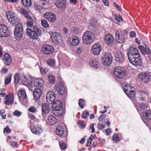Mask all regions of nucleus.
Masks as SVG:
<instances>
[{
    "label": "nucleus",
    "mask_w": 151,
    "mask_h": 151,
    "mask_svg": "<svg viewBox=\"0 0 151 151\" xmlns=\"http://www.w3.org/2000/svg\"><path fill=\"white\" fill-rule=\"evenodd\" d=\"M7 17L9 21L12 24H16L17 22V17L16 14L12 11L6 13Z\"/></svg>",
    "instance_id": "obj_8"
},
{
    "label": "nucleus",
    "mask_w": 151,
    "mask_h": 151,
    "mask_svg": "<svg viewBox=\"0 0 151 151\" xmlns=\"http://www.w3.org/2000/svg\"><path fill=\"white\" fill-rule=\"evenodd\" d=\"M26 33L30 38L37 40L39 36H41L42 32L37 26L35 25L33 26L32 29L27 28L26 29Z\"/></svg>",
    "instance_id": "obj_2"
},
{
    "label": "nucleus",
    "mask_w": 151,
    "mask_h": 151,
    "mask_svg": "<svg viewBox=\"0 0 151 151\" xmlns=\"http://www.w3.org/2000/svg\"><path fill=\"white\" fill-rule=\"evenodd\" d=\"M101 47L99 43L95 44L92 47V51L94 54L98 55L101 52Z\"/></svg>",
    "instance_id": "obj_22"
},
{
    "label": "nucleus",
    "mask_w": 151,
    "mask_h": 151,
    "mask_svg": "<svg viewBox=\"0 0 151 151\" xmlns=\"http://www.w3.org/2000/svg\"><path fill=\"white\" fill-rule=\"evenodd\" d=\"M47 63L50 66H53L55 64V61L54 60L50 58L47 61Z\"/></svg>",
    "instance_id": "obj_43"
},
{
    "label": "nucleus",
    "mask_w": 151,
    "mask_h": 151,
    "mask_svg": "<svg viewBox=\"0 0 151 151\" xmlns=\"http://www.w3.org/2000/svg\"><path fill=\"white\" fill-rule=\"evenodd\" d=\"M17 95L20 101L23 100L27 97L25 91L22 89H20Z\"/></svg>",
    "instance_id": "obj_28"
},
{
    "label": "nucleus",
    "mask_w": 151,
    "mask_h": 151,
    "mask_svg": "<svg viewBox=\"0 0 151 151\" xmlns=\"http://www.w3.org/2000/svg\"><path fill=\"white\" fill-rule=\"evenodd\" d=\"M10 144L11 146L13 147H18V142H15L14 141H11Z\"/></svg>",
    "instance_id": "obj_55"
},
{
    "label": "nucleus",
    "mask_w": 151,
    "mask_h": 151,
    "mask_svg": "<svg viewBox=\"0 0 151 151\" xmlns=\"http://www.w3.org/2000/svg\"><path fill=\"white\" fill-rule=\"evenodd\" d=\"M115 60L117 61L122 62L124 61V55L122 52L117 53L115 55Z\"/></svg>",
    "instance_id": "obj_33"
},
{
    "label": "nucleus",
    "mask_w": 151,
    "mask_h": 151,
    "mask_svg": "<svg viewBox=\"0 0 151 151\" xmlns=\"http://www.w3.org/2000/svg\"><path fill=\"white\" fill-rule=\"evenodd\" d=\"M46 99L47 102L49 104H52L55 102V95L53 91L48 92L46 95Z\"/></svg>",
    "instance_id": "obj_16"
},
{
    "label": "nucleus",
    "mask_w": 151,
    "mask_h": 151,
    "mask_svg": "<svg viewBox=\"0 0 151 151\" xmlns=\"http://www.w3.org/2000/svg\"><path fill=\"white\" fill-rule=\"evenodd\" d=\"M42 50L44 54L49 55L53 52L54 48L52 45H45L42 46Z\"/></svg>",
    "instance_id": "obj_13"
},
{
    "label": "nucleus",
    "mask_w": 151,
    "mask_h": 151,
    "mask_svg": "<svg viewBox=\"0 0 151 151\" xmlns=\"http://www.w3.org/2000/svg\"><path fill=\"white\" fill-rule=\"evenodd\" d=\"M114 17L116 20L117 21L119 22L123 21L122 17L119 14H115L114 15Z\"/></svg>",
    "instance_id": "obj_49"
},
{
    "label": "nucleus",
    "mask_w": 151,
    "mask_h": 151,
    "mask_svg": "<svg viewBox=\"0 0 151 151\" xmlns=\"http://www.w3.org/2000/svg\"><path fill=\"white\" fill-rule=\"evenodd\" d=\"M20 74L19 73H16L14 76V82L16 83H19L20 81Z\"/></svg>",
    "instance_id": "obj_41"
},
{
    "label": "nucleus",
    "mask_w": 151,
    "mask_h": 151,
    "mask_svg": "<svg viewBox=\"0 0 151 151\" xmlns=\"http://www.w3.org/2000/svg\"><path fill=\"white\" fill-rule=\"evenodd\" d=\"M128 58L132 65L140 66L142 63V59L138 50L134 47H129L127 50Z\"/></svg>",
    "instance_id": "obj_1"
},
{
    "label": "nucleus",
    "mask_w": 151,
    "mask_h": 151,
    "mask_svg": "<svg viewBox=\"0 0 151 151\" xmlns=\"http://www.w3.org/2000/svg\"><path fill=\"white\" fill-rule=\"evenodd\" d=\"M135 93V92L133 91L130 92V91L128 93L126 94L130 98H133L134 97Z\"/></svg>",
    "instance_id": "obj_51"
},
{
    "label": "nucleus",
    "mask_w": 151,
    "mask_h": 151,
    "mask_svg": "<svg viewBox=\"0 0 151 151\" xmlns=\"http://www.w3.org/2000/svg\"><path fill=\"white\" fill-rule=\"evenodd\" d=\"M17 11L21 14L24 15L25 13H27V11L24 9L22 8L19 7L17 8Z\"/></svg>",
    "instance_id": "obj_46"
},
{
    "label": "nucleus",
    "mask_w": 151,
    "mask_h": 151,
    "mask_svg": "<svg viewBox=\"0 0 151 151\" xmlns=\"http://www.w3.org/2000/svg\"><path fill=\"white\" fill-rule=\"evenodd\" d=\"M9 31L8 27L4 24H0V37H5L9 35Z\"/></svg>",
    "instance_id": "obj_12"
},
{
    "label": "nucleus",
    "mask_w": 151,
    "mask_h": 151,
    "mask_svg": "<svg viewBox=\"0 0 151 151\" xmlns=\"http://www.w3.org/2000/svg\"><path fill=\"white\" fill-rule=\"evenodd\" d=\"M72 30L73 33L77 35L80 32L79 29L76 27H74L72 28Z\"/></svg>",
    "instance_id": "obj_50"
},
{
    "label": "nucleus",
    "mask_w": 151,
    "mask_h": 151,
    "mask_svg": "<svg viewBox=\"0 0 151 151\" xmlns=\"http://www.w3.org/2000/svg\"><path fill=\"white\" fill-rule=\"evenodd\" d=\"M33 85V84L32 85H31L30 86H29L28 88L30 91L34 92V91H35L37 88H36V86H34Z\"/></svg>",
    "instance_id": "obj_57"
},
{
    "label": "nucleus",
    "mask_w": 151,
    "mask_h": 151,
    "mask_svg": "<svg viewBox=\"0 0 151 151\" xmlns=\"http://www.w3.org/2000/svg\"><path fill=\"white\" fill-rule=\"evenodd\" d=\"M129 35L131 38L134 37L136 36V33L134 31H131Z\"/></svg>",
    "instance_id": "obj_64"
},
{
    "label": "nucleus",
    "mask_w": 151,
    "mask_h": 151,
    "mask_svg": "<svg viewBox=\"0 0 151 151\" xmlns=\"http://www.w3.org/2000/svg\"><path fill=\"white\" fill-rule=\"evenodd\" d=\"M79 102L78 103L79 107L81 109H82L84 107V101L82 99H80L79 100Z\"/></svg>",
    "instance_id": "obj_48"
},
{
    "label": "nucleus",
    "mask_w": 151,
    "mask_h": 151,
    "mask_svg": "<svg viewBox=\"0 0 151 151\" xmlns=\"http://www.w3.org/2000/svg\"><path fill=\"white\" fill-rule=\"evenodd\" d=\"M57 120L55 116L50 115L48 117L47 120V122L50 125H53L57 122Z\"/></svg>",
    "instance_id": "obj_24"
},
{
    "label": "nucleus",
    "mask_w": 151,
    "mask_h": 151,
    "mask_svg": "<svg viewBox=\"0 0 151 151\" xmlns=\"http://www.w3.org/2000/svg\"><path fill=\"white\" fill-rule=\"evenodd\" d=\"M77 124L82 129L85 128L86 126V123H84V122L81 120L78 121L77 122Z\"/></svg>",
    "instance_id": "obj_44"
},
{
    "label": "nucleus",
    "mask_w": 151,
    "mask_h": 151,
    "mask_svg": "<svg viewBox=\"0 0 151 151\" xmlns=\"http://www.w3.org/2000/svg\"><path fill=\"white\" fill-rule=\"evenodd\" d=\"M32 79L28 76H25L22 79V83L26 86H29L31 85L32 82Z\"/></svg>",
    "instance_id": "obj_23"
},
{
    "label": "nucleus",
    "mask_w": 151,
    "mask_h": 151,
    "mask_svg": "<svg viewBox=\"0 0 151 151\" xmlns=\"http://www.w3.org/2000/svg\"><path fill=\"white\" fill-rule=\"evenodd\" d=\"M139 78L145 83L147 82L151 79L150 74L147 72H141L138 76Z\"/></svg>",
    "instance_id": "obj_9"
},
{
    "label": "nucleus",
    "mask_w": 151,
    "mask_h": 151,
    "mask_svg": "<svg viewBox=\"0 0 151 151\" xmlns=\"http://www.w3.org/2000/svg\"><path fill=\"white\" fill-rule=\"evenodd\" d=\"M11 130L9 129L8 126H7L4 129V132H6L7 133H9L11 132Z\"/></svg>",
    "instance_id": "obj_62"
},
{
    "label": "nucleus",
    "mask_w": 151,
    "mask_h": 151,
    "mask_svg": "<svg viewBox=\"0 0 151 151\" xmlns=\"http://www.w3.org/2000/svg\"><path fill=\"white\" fill-rule=\"evenodd\" d=\"M148 106L145 104H141L139 105L137 108V110L139 113H142L143 111H145L149 110L148 109Z\"/></svg>",
    "instance_id": "obj_30"
},
{
    "label": "nucleus",
    "mask_w": 151,
    "mask_h": 151,
    "mask_svg": "<svg viewBox=\"0 0 151 151\" xmlns=\"http://www.w3.org/2000/svg\"><path fill=\"white\" fill-rule=\"evenodd\" d=\"M104 40L105 42L109 46L114 44V38L112 35L110 34H107L105 36Z\"/></svg>",
    "instance_id": "obj_19"
},
{
    "label": "nucleus",
    "mask_w": 151,
    "mask_h": 151,
    "mask_svg": "<svg viewBox=\"0 0 151 151\" xmlns=\"http://www.w3.org/2000/svg\"><path fill=\"white\" fill-rule=\"evenodd\" d=\"M25 17L28 19L29 20H32V21L34 22H35L36 21V19L33 17H32L29 14L28 12H27V13L25 14L24 15Z\"/></svg>",
    "instance_id": "obj_47"
},
{
    "label": "nucleus",
    "mask_w": 151,
    "mask_h": 151,
    "mask_svg": "<svg viewBox=\"0 0 151 151\" xmlns=\"http://www.w3.org/2000/svg\"><path fill=\"white\" fill-rule=\"evenodd\" d=\"M33 22L32 20H28L27 21V25L29 27H31L33 25Z\"/></svg>",
    "instance_id": "obj_59"
},
{
    "label": "nucleus",
    "mask_w": 151,
    "mask_h": 151,
    "mask_svg": "<svg viewBox=\"0 0 151 151\" xmlns=\"http://www.w3.org/2000/svg\"><path fill=\"white\" fill-rule=\"evenodd\" d=\"M14 102V98L10 94L7 95L4 104L6 105H9L12 104Z\"/></svg>",
    "instance_id": "obj_27"
},
{
    "label": "nucleus",
    "mask_w": 151,
    "mask_h": 151,
    "mask_svg": "<svg viewBox=\"0 0 151 151\" xmlns=\"http://www.w3.org/2000/svg\"><path fill=\"white\" fill-rule=\"evenodd\" d=\"M112 139L115 141L119 142L120 140V138L118 135L116 134H115L113 135Z\"/></svg>",
    "instance_id": "obj_54"
},
{
    "label": "nucleus",
    "mask_w": 151,
    "mask_h": 151,
    "mask_svg": "<svg viewBox=\"0 0 151 151\" xmlns=\"http://www.w3.org/2000/svg\"><path fill=\"white\" fill-rule=\"evenodd\" d=\"M112 61V57L109 52L105 53L102 59L103 64L105 65H109L111 64Z\"/></svg>",
    "instance_id": "obj_7"
},
{
    "label": "nucleus",
    "mask_w": 151,
    "mask_h": 151,
    "mask_svg": "<svg viewBox=\"0 0 151 151\" xmlns=\"http://www.w3.org/2000/svg\"><path fill=\"white\" fill-rule=\"evenodd\" d=\"M13 114L14 116L19 117L21 116L22 113L21 112L17 110L13 113Z\"/></svg>",
    "instance_id": "obj_58"
},
{
    "label": "nucleus",
    "mask_w": 151,
    "mask_h": 151,
    "mask_svg": "<svg viewBox=\"0 0 151 151\" xmlns=\"http://www.w3.org/2000/svg\"><path fill=\"white\" fill-rule=\"evenodd\" d=\"M51 39L52 42L57 44H59L62 42V37L59 33L56 32H54L50 35Z\"/></svg>",
    "instance_id": "obj_10"
},
{
    "label": "nucleus",
    "mask_w": 151,
    "mask_h": 151,
    "mask_svg": "<svg viewBox=\"0 0 151 151\" xmlns=\"http://www.w3.org/2000/svg\"><path fill=\"white\" fill-rule=\"evenodd\" d=\"M44 17L51 22H54L56 19V16L53 13L47 12L44 14Z\"/></svg>",
    "instance_id": "obj_15"
},
{
    "label": "nucleus",
    "mask_w": 151,
    "mask_h": 151,
    "mask_svg": "<svg viewBox=\"0 0 151 151\" xmlns=\"http://www.w3.org/2000/svg\"><path fill=\"white\" fill-rule=\"evenodd\" d=\"M55 4L56 6L60 9H64L67 7L66 1L63 0H57Z\"/></svg>",
    "instance_id": "obj_20"
},
{
    "label": "nucleus",
    "mask_w": 151,
    "mask_h": 151,
    "mask_svg": "<svg viewBox=\"0 0 151 151\" xmlns=\"http://www.w3.org/2000/svg\"><path fill=\"white\" fill-rule=\"evenodd\" d=\"M24 34L23 25L22 23H18L15 26L14 31V37L17 40H21Z\"/></svg>",
    "instance_id": "obj_4"
},
{
    "label": "nucleus",
    "mask_w": 151,
    "mask_h": 151,
    "mask_svg": "<svg viewBox=\"0 0 151 151\" xmlns=\"http://www.w3.org/2000/svg\"><path fill=\"white\" fill-rule=\"evenodd\" d=\"M49 105L47 103L43 104L42 105V111L43 114H47L49 113L50 111Z\"/></svg>",
    "instance_id": "obj_32"
},
{
    "label": "nucleus",
    "mask_w": 151,
    "mask_h": 151,
    "mask_svg": "<svg viewBox=\"0 0 151 151\" xmlns=\"http://www.w3.org/2000/svg\"><path fill=\"white\" fill-rule=\"evenodd\" d=\"M40 70L42 74H45L47 71V70H46L45 68H43L42 67H40Z\"/></svg>",
    "instance_id": "obj_60"
},
{
    "label": "nucleus",
    "mask_w": 151,
    "mask_h": 151,
    "mask_svg": "<svg viewBox=\"0 0 151 151\" xmlns=\"http://www.w3.org/2000/svg\"><path fill=\"white\" fill-rule=\"evenodd\" d=\"M43 80L40 78H37L33 82V84L36 87H42L43 86Z\"/></svg>",
    "instance_id": "obj_29"
},
{
    "label": "nucleus",
    "mask_w": 151,
    "mask_h": 151,
    "mask_svg": "<svg viewBox=\"0 0 151 151\" xmlns=\"http://www.w3.org/2000/svg\"><path fill=\"white\" fill-rule=\"evenodd\" d=\"M37 124H34L33 125H31L30 129L33 133L38 134L42 132V130L41 127L39 125L38 122H37Z\"/></svg>",
    "instance_id": "obj_14"
},
{
    "label": "nucleus",
    "mask_w": 151,
    "mask_h": 151,
    "mask_svg": "<svg viewBox=\"0 0 151 151\" xmlns=\"http://www.w3.org/2000/svg\"><path fill=\"white\" fill-rule=\"evenodd\" d=\"M12 75L11 74H9L8 75L5 76L4 79L5 84L8 85L9 84L11 81Z\"/></svg>",
    "instance_id": "obj_40"
},
{
    "label": "nucleus",
    "mask_w": 151,
    "mask_h": 151,
    "mask_svg": "<svg viewBox=\"0 0 151 151\" xmlns=\"http://www.w3.org/2000/svg\"><path fill=\"white\" fill-rule=\"evenodd\" d=\"M53 114L56 116L61 115L63 113V108L52 110Z\"/></svg>",
    "instance_id": "obj_38"
},
{
    "label": "nucleus",
    "mask_w": 151,
    "mask_h": 151,
    "mask_svg": "<svg viewBox=\"0 0 151 151\" xmlns=\"http://www.w3.org/2000/svg\"><path fill=\"white\" fill-rule=\"evenodd\" d=\"M89 114L88 111H86L82 113L81 115V118L82 119H86L88 117Z\"/></svg>",
    "instance_id": "obj_53"
},
{
    "label": "nucleus",
    "mask_w": 151,
    "mask_h": 151,
    "mask_svg": "<svg viewBox=\"0 0 151 151\" xmlns=\"http://www.w3.org/2000/svg\"><path fill=\"white\" fill-rule=\"evenodd\" d=\"M144 119L145 120L149 121L151 119V112L150 110H147L142 112Z\"/></svg>",
    "instance_id": "obj_31"
},
{
    "label": "nucleus",
    "mask_w": 151,
    "mask_h": 151,
    "mask_svg": "<svg viewBox=\"0 0 151 151\" xmlns=\"http://www.w3.org/2000/svg\"><path fill=\"white\" fill-rule=\"evenodd\" d=\"M134 88L133 86H131L129 84H127L124 86V91L126 94L128 93L130 91H134L132 89H134Z\"/></svg>",
    "instance_id": "obj_36"
},
{
    "label": "nucleus",
    "mask_w": 151,
    "mask_h": 151,
    "mask_svg": "<svg viewBox=\"0 0 151 151\" xmlns=\"http://www.w3.org/2000/svg\"><path fill=\"white\" fill-rule=\"evenodd\" d=\"M42 25L43 27L45 28H48L49 25L47 21L45 19H42L41 20Z\"/></svg>",
    "instance_id": "obj_42"
},
{
    "label": "nucleus",
    "mask_w": 151,
    "mask_h": 151,
    "mask_svg": "<svg viewBox=\"0 0 151 151\" xmlns=\"http://www.w3.org/2000/svg\"><path fill=\"white\" fill-rule=\"evenodd\" d=\"M95 35L91 31H86L82 36L83 42L86 45L92 43L94 40Z\"/></svg>",
    "instance_id": "obj_3"
},
{
    "label": "nucleus",
    "mask_w": 151,
    "mask_h": 151,
    "mask_svg": "<svg viewBox=\"0 0 151 151\" xmlns=\"http://www.w3.org/2000/svg\"><path fill=\"white\" fill-rule=\"evenodd\" d=\"M91 65L96 68H97L99 67V64L97 59H92L90 61Z\"/></svg>",
    "instance_id": "obj_37"
},
{
    "label": "nucleus",
    "mask_w": 151,
    "mask_h": 151,
    "mask_svg": "<svg viewBox=\"0 0 151 151\" xmlns=\"http://www.w3.org/2000/svg\"><path fill=\"white\" fill-rule=\"evenodd\" d=\"M45 5V3H44L41 2H36L34 4V7L37 11L40 12L43 8L42 6H44Z\"/></svg>",
    "instance_id": "obj_34"
},
{
    "label": "nucleus",
    "mask_w": 151,
    "mask_h": 151,
    "mask_svg": "<svg viewBox=\"0 0 151 151\" xmlns=\"http://www.w3.org/2000/svg\"><path fill=\"white\" fill-rule=\"evenodd\" d=\"M128 32L127 30L121 31H116L115 37L116 41L119 43L124 42L125 40V36L127 35Z\"/></svg>",
    "instance_id": "obj_5"
},
{
    "label": "nucleus",
    "mask_w": 151,
    "mask_h": 151,
    "mask_svg": "<svg viewBox=\"0 0 151 151\" xmlns=\"http://www.w3.org/2000/svg\"><path fill=\"white\" fill-rule=\"evenodd\" d=\"M2 60L5 65H10L12 63L11 56L8 53L4 55L2 57Z\"/></svg>",
    "instance_id": "obj_18"
},
{
    "label": "nucleus",
    "mask_w": 151,
    "mask_h": 151,
    "mask_svg": "<svg viewBox=\"0 0 151 151\" xmlns=\"http://www.w3.org/2000/svg\"><path fill=\"white\" fill-rule=\"evenodd\" d=\"M28 110L31 112L35 113L36 111V109L34 107L31 106L29 108Z\"/></svg>",
    "instance_id": "obj_61"
},
{
    "label": "nucleus",
    "mask_w": 151,
    "mask_h": 151,
    "mask_svg": "<svg viewBox=\"0 0 151 151\" xmlns=\"http://www.w3.org/2000/svg\"><path fill=\"white\" fill-rule=\"evenodd\" d=\"M59 145L62 150H65L66 148V145L64 143L59 142Z\"/></svg>",
    "instance_id": "obj_52"
},
{
    "label": "nucleus",
    "mask_w": 151,
    "mask_h": 151,
    "mask_svg": "<svg viewBox=\"0 0 151 151\" xmlns=\"http://www.w3.org/2000/svg\"><path fill=\"white\" fill-rule=\"evenodd\" d=\"M63 104L60 100L56 101L53 102L52 107V110L63 108Z\"/></svg>",
    "instance_id": "obj_26"
},
{
    "label": "nucleus",
    "mask_w": 151,
    "mask_h": 151,
    "mask_svg": "<svg viewBox=\"0 0 151 151\" xmlns=\"http://www.w3.org/2000/svg\"><path fill=\"white\" fill-rule=\"evenodd\" d=\"M138 48L144 55H145L146 54L149 55L151 53V50L147 45H145L144 46L140 45L139 46Z\"/></svg>",
    "instance_id": "obj_17"
},
{
    "label": "nucleus",
    "mask_w": 151,
    "mask_h": 151,
    "mask_svg": "<svg viewBox=\"0 0 151 151\" xmlns=\"http://www.w3.org/2000/svg\"><path fill=\"white\" fill-rule=\"evenodd\" d=\"M125 70L124 68L122 67L117 66L114 68L113 73L114 75L117 78H123L125 76Z\"/></svg>",
    "instance_id": "obj_6"
},
{
    "label": "nucleus",
    "mask_w": 151,
    "mask_h": 151,
    "mask_svg": "<svg viewBox=\"0 0 151 151\" xmlns=\"http://www.w3.org/2000/svg\"><path fill=\"white\" fill-rule=\"evenodd\" d=\"M55 132L57 135L60 136H62L64 133V130L63 127L60 125L58 126L56 128Z\"/></svg>",
    "instance_id": "obj_35"
},
{
    "label": "nucleus",
    "mask_w": 151,
    "mask_h": 151,
    "mask_svg": "<svg viewBox=\"0 0 151 151\" xmlns=\"http://www.w3.org/2000/svg\"><path fill=\"white\" fill-rule=\"evenodd\" d=\"M4 109H2L0 111V115L1 116V118L3 119H6V114H3L4 113Z\"/></svg>",
    "instance_id": "obj_56"
},
{
    "label": "nucleus",
    "mask_w": 151,
    "mask_h": 151,
    "mask_svg": "<svg viewBox=\"0 0 151 151\" xmlns=\"http://www.w3.org/2000/svg\"><path fill=\"white\" fill-rule=\"evenodd\" d=\"M106 116V114H101L100 116L99 117L98 120L100 122H102Z\"/></svg>",
    "instance_id": "obj_63"
},
{
    "label": "nucleus",
    "mask_w": 151,
    "mask_h": 151,
    "mask_svg": "<svg viewBox=\"0 0 151 151\" xmlns=\"http://www.w3.org/2000/svg\"><path fill=\"white\" fill-rule=\"evenodd\" d=\"M48 78L49 81L50 83L53 84L55 83V79L53 76L52 75L49 76Z\"/></svg>",
    "instance_id": "obj_45"
},
{
    "label": "nucleus",
    "mask_w": 151,
    "mask_h": 151,
    "mask_svg": "<svg viewBox=\"0 0 151 151\" xmlns=\"http://www.w3.org/2000/svg\"><path fill=\"white\" fill-rule=\"evenodd\" d=\"M55 88L59 95H63L65 92V88L64 84L61 82L56 83L55 86Z\"/></svg>",
    "instance_id": "obj_11"
},
{
    "label": "nucleus",
    "mask_w": 151,
    "mask_h": 151,
    "mask_svg": "<svg viewBox=\"0 0 151 151\" xmlns=\"http://www.w3.org/2000/svg\"><path fill=\"white\" fill-rule=\"evenodd\" d=\"M69 41L71 45L73 46H76L80 43V40L78 37L72 36L69 38Z\"/></svg>",
    "instance_id": "obj_21"
},
{
    "label": "nucleus",
    "mask_w": 151,
    "mask_h": 151,
    "mask_svg": "<svg viewBox=\"0 0 151 151\" xmlns=\"http://www.w3.org/2000/svg\"><path fill=\"white\" fill-rule=\"evenodd\" d=\"M42 94L41 90L39 88H37L34 91L33 96L34 99L35 101H37L40 99Z\"/></svg>",
    "instance_id": "obj_25"
},
{
    "label": "nucleus",
    "mask_w": 151,
    "mask_h": 151,
    "mask_svg": "<svg viewBox=\"0 0 151 151\" xmlns=\"http://www.w3.org/2000/svg\"><path fill=\"white\" fill-rule=\"evenodd\" d=\"M22 1L23 5L26 7H29L31 5V0H22Z\"/></svg>",
    "instance_id": "obj_39"
}]
</instances>
